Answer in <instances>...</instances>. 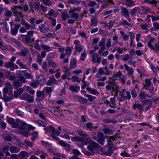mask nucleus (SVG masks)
<instances>
[{
  "mask_svg": "<svg viewBox=\"0 0 159 159\" xmlns=\"http://www.w3.org/2000/svg\"><path fill=\"white\" fill-rule=\"evenodd\" d=\"M100 145L97 143L93 142L92 143L87 147V149L89 151H86L85 154L86 155L90 156L94 155L95 149L98 148Z\"/></svg>",
  "mask_w": 159,
  "mask_h": 159,
  "instance_id": "f257e3e1",
  "label": "nucleus"
},
{
  "mask_svg": "<svg viewBox=\"0 0 159 159\" xmlns=\"http://www.w3.org/2000/svg\"><path fill=\"white\" fill-rule=\"evenodd\" d=\"M111 139L114 141L115 139L113 137H111L110 138V140H108L107 144L108 150L103 152V154L106 155L111 156L113 153V151L112 150V148L114 146V143Z\"/></svg>",
  "mask_w": 159,
  "mask_h": 159,
  "instance_id": "f03ea898",
  "label": "nucleus"
},
{
  "mask_svg": "<svg viewBox=\"0 0 159 159\" xmlns=\"http://www.w3.org/2000/svg\"><path fill=\"white\" fill-rule=\"evenodd\" d=\"M21 99L27 101L30 103H33L34 101V97L27 93H23L21 96Z\"/></svg>",
  "mask_w": 159,
  "mask_h": 159,
  "instance_id": "7ed1b4c3",
  "label": "nucleus"
},
{
  "mask_svg": "<svg viewBox=\"0 0 159 159\" xmlns=\"http://www.w3.org/2000/svg\"><path fill=\"white\" fill-rule=\"evenodd\" d=\"M47 96V95L44 91L38 90L36 93V100L38 101H41L43 100L44 98Z\"/></svg>",
  "mask_w": 159,
  "mask_h": 159,
  "instance_id": "20e7f679",
  "label": "nucleus"
},
{
  "mask_svg": "<svg viewBox=\"0 0 159 159\" xmlns=\"http://www.w3.org/2000/svg\"><path fill=\"white\" fill-rule=\"evenodd\" d=\"M74 43L75 45V51L80 52L83 50L84 47L80 44V41L79 40H75Z\"/></svg>",
  "mask_w": 159,
  "mask_h": 159,
  "instance_id": "39448f33",
  "label": "nucleus"
},
{
  "mask_svg": "<svg viewBox=\"0 0 159 159\" xmlns=\"http://www.w3.org/2000/svg\"><path fill=\"white\" fill-rule=\"evenodd\" d=\"M21 26L19 24H16L14 25L13 27L11 28L10 34L12 36H16L18 33V30Z\"/></svg>",
  "mask_w": 159,
  "mask_h": 159,
  "instance_id": "423d86ee",
  "label": "nucleus"
},
{
  "mask_svg": "<svg viewBox=\"0 0 159 159\" xmlns=\"http://www.w3.org/2000/svg\"><path fill=\"white\" fill-rule=\"evenodd\" d=\"M73 98L76 101L79 102L80 103L83 104H86L88 102V100L78 95L74 96Z\"/></svg>",
  "mask_w": 159,
  "mask_h": 159,
  "instance_id": "0eeeda50",
  "label": "nucleus"
},
{
  "mask_svg": "<svg viewBox=\"0 0 159 159\" xmlns=\"http://www.w3.org/2000/svg\"><path fill=\"white\" fill-rule=\"evenodd\" d=\"M155 40V39L152 38L151 39L148 43V46L150 48L151 50H153L154 52H157L159 51L158 48H157L156 45V43L154 44V46H153L152 43H153Z\"/></svg>",
  "mask_w": 159,
  "mask_h": 159,
  "instance_id": "6e6552de",
  "label": "nucleus"
},
{
  "mask_svg": "<svg viewBox=\"0 0 159 159\" xmlns=\"http://www.w3.org/2000/svg\"><path fill=\"white\" fill-rule=\"evenodd\" d=\"M105 43L106 40L105 39H102L99 43L98 45L100 47V49L98 51L99 54H101L106 49Z\"/></svg>",
  "mask_w": 159,
  "mask_h": 159,
  "instance_id": "1a4fd4ad",
  "label": "nucleus"
},
{
  "mask_svg": "<svg viewBox=\"0 0 159 159\" xmlns=\"http://www.w3.org/2000/svg\"><path fill=\"white\" fill-rule=\"evenodd\" d=\"M121 14L124 17H126L129 22L131 21V19L129 16V13L127 8L123 7L121 11Z\"/></svg>",
  "mask_w": 159,
  "mask_h": 159,
  "instance_id": "9d476101",
  "label": "nucleus"
},
{
  "mask_svg": "<svg viewBox=\"0 0 159 159\" xmlns=\"http://www.w3.org/2000/svg\"><path fill=\"white\" fill-rule=\"evenodd\" d=\"M57 81L55 79L54 75L50 76L49 80L47 81L46 84L47 86H52L53 85H57Z\"/></svg>",
  "mask_w": 159,
  "mask_h": 159,
  "instance_id": "9b49d317",
  "label": "nucleus"
},
{
  "mask_svg": "<svg viewBox=\"0 0 159 159\" xmlns=\"http://www.w3.org/2000/svg\"><path fill=\"white\" fill-rule=\"evenodd\" d=\"M19 40L26 44H28L30 43L31 39L26 35L22 34L19 39Z\"/></svg>",
  "mask_w": 159,
  "mask_h": 159,
  "instance_id": "f8f14e48",
  "label": "nucleus"
},
{
  "mask_svg": "<svg viewBox=\"0 0 159 159\" xmlns=\"http://www.w3.org/2000/svg\"><path fill=\"white\" fill-rule=\"evenodd\" d=\"M30 155L26 151H21L18 154V159H27Z\"/></svg>",
  "mask_w": 159,
  "mask_h": 159,
  "instance_id": "ddd939ff",
  "label": "nucleus"
},
{
  "mask_svg": "<svg viewBox=\"0 0 159 159\" xmlns=\"http://www.w3.org/2000/svg\"><path fill=\"white\" fill-rule=\"evenodd\" d=\"M98 54L96 53H94L92 55V61L93 63L97 62L99 63L101 62L102 58L101 57L98 56Z\"/></svg>",
  "mask_w": 159,
  "mask_h": 159,
  "instance_id": "4468645a",
  "label": "nucleus"
},
{
  "mask_svg": "<svg viewBox=\"0 0 159 159\" xmlns=\"http://www.w3.org/2000/svg\"><path fill=\"white\" fill-rule=\"evenodd\" d=\"M98 139L97 141L101 145L103 146L105 143L103 134L102 132H98L97 134Z\"/></svg>",
  "mask_w": 159,
  "mask_h": 159,
  "instance_id": "2eb2a0df",
  "label": "nucleus"
},
{
  "mask_svg": "<svg viewBox=\"0 0 159 159\" xmlns=\"http://www.w3.org/2000/svg\"><path fill=\"white\" fill-rule=\"evenodd\" d=\"M21 24L22 25H24L25 26V28L27 30H29L30 29L32 30H34L36 29V27H34V25L33 26L31 25L24 19H21Z\"/></svg>",
  "mask_w": 159,
  "mask_h": 159,
  "instance_id": "dca6fc26",
  "label": "nucleus"
},
{
  "mask_svg": "<svg viewBox=\"0 0 159 159\" xmlns=\"http://www.w3.org/2000/svg\"><path fill=\"white\" fill-rule=\"evenodd\" d=\"M29 4L30 8H33L36 10H38L40 8V5L39 2H30Z\"/></svg>",
  "mask_w": 159,
  "mask_h": 159,
  "instance_id": "f3484780",
  "label": "nucleus"
},
{
  "mask_svg": "<svg viewBox=\"0 0 159 159\" xmlns=\"http://www.w3.org/2000/svg\"><path fill=\"white\" fill-rule=\"evenodd\" d=\"M117 80L115 75L113 74L111 77H109L108 78V80L107 83L108 84L111 85L112 86H116V84L115 81Z\"/></svg>",
  "mask_w": 159,
  "mask_h": 159,
  "instance_id": "a211bd4d",
  "label": "nucleus"
},
{
  "mask_svg": "<svg viewBox=\"0 0 159 159\" xmlns=\"http://www.w3.org/2000/svg\"><path fill=\"white\" fill-rule=\"evenodd\" d=\"M29 52V50L27 48L23 47L20 52H18L17 54L20 56L25 57L26 56Z\"/></svg>",
  "mask_w": 159,
  "mask_h": 159,
  "instance_id": "6ab92c4d",
  "label": "nucleus"
},
{
  "mask_svg": "<svg viewBox=\"0 0 159 159\" xmlns=\"http://www.w3.org/2000/svg\"><path fill=\"white\" fill-rule=\"evenodd\" d=\"M123 1V4L128 7H130L135 5L134 2L131 0H125Z\"/></svg>",
  "mask_w": 159,
  "mask_h": 159,
  "instance_id": "aec40b11",
  "label": "nucleus"
},
{
  "mask_svg": "<svg viewBox=\"0 0 159 159\" xmlns=\"http://www.w3.org/2000/svg\"><path fill=\"white\" fill-rule=\"evenodd\" d=\"M37 79V81L40 84H42L45 82L46 79L43 75H40L36 76Z\"/></svg>",
  "mask_w": 159,
  "mask_h": 159,
  "instance_id": "412c9836",
  "label": "nucleus"
},
{
  "mask_svg": "<svg viewBox=\"0 0 159 159\" xmlns=\"http://www.w3.org/2000/svg\"><path fill=\"white\" fill-rule=\"evenodd\" d=\"M86 90L89 93L94 95H98L100 94L99 92L94 89L87 88L86 89Z\"/></svg>",
  "mask_w": 159,
  "mask_h": 159,
  "instance_id": "4be33fe9",
  "label": "nucleus"
},
{
  "mask_svg": "<svg viewBox=\"0 0 159 159\" xmlns=\"http://www.w3.org/2000/svg\"><path fill=\"white\" fill-rule=\"evenodd\" d=\"M0 25L2 26V28L6 33H8L9 31V29L7 26V23L6 22H1Z\"/></svg>",
  "mask_w": 159,
  "mask_h": 159,
  "instance_id": "5701e85b",
  "label": "nucleus"
},
{
  "mask_svg": "<svg viewBox=\"0 0 159 159\" xmlns=\"http://www.w3.org/2000/svg\"><path fill=\"white\" fill-rule=\"evenodd\" d=\"M151 106L150 102L148 101H146L144 102V104H143V111H146L149 110Z\"/></svg>",
  "mask_w": 159,
  "mask_h": 159,
  "instance_id": "b1692460",
  "label": "nucleus"
},
{
  "mask_svg": "<svg viewBox=\"0 0 159 159\" xmlns=\"http://www.w3.org/2000/svg\"><path fill=\"white\" fill-rule=\"evenodd\" d=\"M85 127V129L89 131H91L94 129H96L97 128V126L94 127L93 125V124L91 122H88L86 124Z\"/></svg>",
  "mask_w": 159,
  "mask_h": 159,
  "instance_id": "393cba45",
  "label": "nucleus"
},
{
  "mask_svg": "<svg viewBox=\"0 0 159 159\" xmlns=\"http://www.w3.org/2000/svg\"><path fill=\"white\" fill-rule=\"evenodd\" d=\"M39 31L43 33L47 30V27L45 24H42L39 26Z\"/></svg>",
  "mask_w": 159,
  "mask_h": 159,
  "instance_id": "a878e982",
  "label": "nucleus"
},
{
  "mask_svg": "<svg viewBox=\"0 0 159 159\" xmlns=\"http://www.w3.org/2000/svg\"><path fill=\"white\" fill-rule=\"evenodd\" d=\"M20 151V149L15 146H12L10 148V151L11 153H17Z\"/></svg>",
  "mask_w": 159,
  "mask_h": 159,
  "instance_id": "bb28decb",
  "label": "nucleus"
},
{
  "mask_svg": "<svg viewBox=\"0 0 159 159\" xmlns=\"http://www.w3.org/2000/svg\"><path fill=\"white\" fill-rule=\"evenodd\" d=\"M53 89L52 87H45L43 89V91H44L45 93H47L49 95V97L50 98L51 96V93Z\"/></svg>",
  "mask_w": 159,
  "mask_h": 159,
  "instance_id": "cd10ccee",
  "label": "nucleus"
},
{
  "mask_svg": "<svg viewBox=\"0 0 159 159\" xmlns=\"http://www.w3.org/2000/svg\"><path fill=\"white\" fill-rule=\"evenodd\" d=\"M69 89L72 92L77 93L80 89V87L79 86H75L71 85L70 86Z\"/></svg>",
  "mask_w": 159,
  "mask_h": 159,
  "instance_id": "c85d7f7f",
  "label": "nucleus"
},
{
  "mask_svg": "<svg viewBox=\"0 0 159 159\" xmlns=\"http://www.w3.org/2000/svg\"><path fill=\"white\" fill-rule=\"evenodd\" d=\"M35 123L37 124L40 126H42L45 128L47 126V124L45 122L41 120H37L34 121Z\"/></svg>",
  "mask_w": 159,
  "mask_h": 159,
  "instance_id": "c756f323",
  "label": "nucleus"
},
{
  "mask_svg": "<svg viewBox=\"0 0 159 159\" xmlns=\"http://www.w3.org/2000/svg\"><path fill=\"white\" fill-rule=\"evenodd\" d=\"M88 5L89 7H95V8H98L99 7V4L97 3L95 1H89L88 3Z\"/></svg>",
  "mask_w": 159,
  "mask_h": 159,
  "instance_id": "7c9ffc66",
  "label": "nucleus"
},
{
  "mask_svg": "<svg viewBox=\"0 0 159 159\" xmlns=\"http://www.w3.org/2000/svg\"><path fill=\"white\" fill-rule=\"evenodd\" d=\"M58 11L61 12L62 18L63 20H65L67 18L69 17V15L67 14V12L65 11H62L61 10Z\"/></svg>",
  "mask_w": 159,
  "mask_h": 159,
  "instance_id": "2f4dec72",
  "label": "nucleus"
},
{
  "mask_svg": "<svg viewBox=\"0 0 159 159\" xmlns=\"http://www.w3.org/2000/svg\"><path fill=\"white\" fill-rule=\"evenodd\" d=\"M126 70L128 71V73L129 75H132L134 73V70L133 68L132 67H129L127 64L124 65Z\"/></svg>",
  "mask_w": 159,
  "mask_h": 159,
  "instance_id": "473e14b6",
  "label": "nucleus"
},
{
  "mask_svg": "<svg viewBox=\"0 0 159 159\" xmlns=\"http://www.w3.org/2000/svg\"><path fill=\"white\" fill-rule=\"evenodd\" d=\"M20 126L19 127V130H25L27 127V124L24 121H22L20 122Z\"/></svg>",
  "mask_w": 159,
  "mask_h": 159,
  "instance_id": "72a5a7b5",
  "label": "nucleus"
},
{
  "mask_svg": "<svg viewBox=\"0 0 159 159\" xmlns=\"http://www.w3.org/2000/svg\"><path fill=\"white\" fill-rule=\"evenodd\" d=\"M145 84H143V85L144 86L143 89H145L146 90H148V88H146L149 87L151 84V81L150 80L146 79L145 80Z\"/></svg>",
  "mask_w": 159,
  "mask_h": 159,
  "instance_id": "f704fd0d",
  "label": "nucleus"
},
{
  "mask_svg": "<svg viewBox=\"0 0 159 159\" xmlns=\"http://www.w3.org/2000/svg\"><path fill=\"white\" fill-rule=\"evenodd\" d=\"M54 128L52 125H48L47 127H45L44 128V130L45 131V133L46 134H47L48 133V132H52Z\"/></svg>",
  "mask_w": 159,
  "mask_h": 159,
  "instance_id": "c9c22d12",
  "label": "nucleus"
},
{
  "mask_svg": "<svg viewBox=\"0 0 159 159\" xmlns=\"http://www.w3.org/2000/svg\"><path fill=\"white\" fill-rule=\"evenodd\" d=\"M71 17L75 20L76 21H77L79 18V15L77 12H73L72 13H69Z\"/></svg>",
  "mask_w": 159,
  "mask_h": 159,
  "instance_id": "e433bc0d",
  "label": "nucleus"
},
{
  "mask_svg": "<svg viewBox=\"0 0 159 159\" xmlns=\"http://www.w3.org/2000/svg\"><path fill=\"white\" fill-rule=\"evenodd\" d=\"M136 108H138L141 111H144L143 105L140 103L135 104L134 105L133 108L134 110H135Z\"/></svg>",
  "mask_w": 159,
  "mask_h": 159,
  "instance_id": "4c0bfd02",
  "label": "nucleus"
},
{
  "mask_svg": "<svg viewBox=\"0 0 159 159\" xmlns=\"http://www.w3.org/2000/svg\"><path fill=\"white\" fill-rule=\"evenodd\" d=\"M20 121V120L19 119H17L16 121L14 120L11 125V127L14 128H18L19 127V124Z\"/></svg>",
  "mask_w": 159,
  "mask_h": 159,
  "instance_id": "58836bf2",
  "label": "nucleus"
},
{
  "mask_svg": "<svg viewBox=\"0 0 159 159\" xmlns=\"http://www.w3.org/2000/svg\"><path fill=\"white\" fill-rule=\"evenodd\" d=\"M14 85L16 88H18L21 87L22 84L19 80H16L13 82Z\"/></svg>",
  "mask_w": 159,
  "mask_h": 159,
  "instance_id": "ea45409f",
  "label": "nucleus"
},
{
  "mask_svg": "<svg viewBox=\"0 0 159 159\" xmlns=\"http://www.w3.org/2000/svg\"><path fill=\"white\" fill-rule=\"evenodd\" d=\"M98 20L97 19L94 17L92 18L91 20V25L93 27L97 26Z\"/></svg>",
  "mask_w": 159,
  "mask_h": 159,
  "instance_id": "a19ab883",
  "label": "nucleus"
},
{
  "mask_svg": "<svg viewBox=\"0 0 159 159\" xmlns=\"http://www.w3.org/2000/svg\"><path fill=\"white\" fill-rule=\"evenodd\" d=\"M20 73L21 75H24L26 79H30L31 77L30 74L27 72L26 70L21 71Z\"/></svg>",
  "mask_w": 159,
  "mask_h": 159,
  "instance_id": "79ce46f5",
  "label": "nucleus"
},
{
  "mask_svg": "<svg viewBox=\"0 0 159 159\" xmlns=\"http://www.w3.org/2000/svg\"><path fill=\"white\" fill-rule=\"evenodd\" d=\"M32 136L31 139L32 141L34 142L38 138V133L34 131L32 133Z\"/></svg>",
  "mask_w": 159,
  "mask_h": 159,
  "instance_id": "37998d69",
  "label": "nucleus"
},
{
  "mask_svg": "<svg viewBox=\"0 0 159 159\" xmlns=\"http://www.w3.org/2000/svg\"><path fill=\"white\" fill-rule=\"evenodd\" d=\"M77 132L78 134L80 136L84 137H88L89 136L88 134H86L81 129H79Z\"/></svg>",
  "mask_w": 159,
  "mask_h": 159,
  "instance_id": "c03bdc74",
  "label": "nucleus"
},
{
  "mask_svg": "<svg viewBox=\"0 0 159 159\" xmlns=\"http://www.w3.org/2000/svg\"><path fill=\"white\" fill-rule=\"evenodd\" d=\"M42 67L45 72H47L48 70L49 66L46 61H43Z\"/></svg>",
  "mask_w": 159,
  "mask_h": 159,
  "instance_id": "a18cd8bd",
  "label": "nucleus"
},
{
  "mask_svg": "<svg viewBox=\"0 0 159 159\" xmlns=\"http://www.w3.org/2000/svg\"><path fill=\"white\" fill-rule=\"evenodd\" d=\"M71 139L72 141H75L82 142L83 141V139L80 137H71Z\"/></svg>",
  "mask_w": 159,
  "mask_h": 159,
  "instance_id": "49530a36",
  "label": "nucleus"
},
{
  "mask_svg": "<svg viewBox=\"0 0 159 159\" xmlns=\"http://www.w3.org/2000/svg\"><path fill=\"white\" fill-rule=\"evenodd\" d=\"M29 6L27 4H25L23 7L20 6L19 9L22 11L26 12L29 9Z\"/></svg>",
  "mask_w": 159,
  "mask_h": 159,
  "instance_id": "de8ad7c7",
  "label": "nucleus"
},
{
  "mask_svg": "<svg viewBox=\"0 0 159 159\" xmlns=\"http://www.w3.org/2000/svg\"><path fill=\"white\" fill-rule=\"evenodd\" d=\"M39 41L38 40H36L35 43L34 44V48L35 49L40 51L41 50L40 46L39 43Z\"/></svg>",
  "mask_w": 159,
  "mask_h": 159,
  "instance_id": "09e8293b",
  "label": "nucleus"
},
{
  "mask_svg": "<svg viewBox=\"0 0 159 159\" xmlns=\"http://www.w3.org/2000/svg\"><path fill=\"white\" fill-rule=\"evenodd\" d=\"M83 84L81 86V88L82 89H84L86 87H88L90 84L89 82L84 80V79L82 81Z\"/></svg>",
  "mask_w": 159,
  "mask_h": 159,
  "instance_id": "8fccbe9b",
  "label": "nucleus"
},
{
  "mask_svg": "<svg viewBox=\"0 0 159 159\" xmlns=\"http://www.w3.org/2000/svg\"><path fill=\"white\" fill-rule=\"evenodd\" d=\"M120 34L123 36L122 39L125 41L128 40L129 39V35L125 34V33L122 31H120Z\"/></svg>",
  "mask_w": 159,
  "mask_h": 159,
  "instance_id": "3c124183",
  "label": "nucleus"
},
{
  "mask_svg": "<svg viewBox=\"0 0 159 159\" xmlns=\"http://www.w3.org/2000/svg\"><path fill=\"white\" fill-rule=\"evenodd\" d=\"M76 59L71 60L70 62V68L73 69L76 66Z\"/></svg>",
  "mask_w": 159,
  "mask_h": 159,
  "instance_id": "603ef678",
  "label": "nucleus"
},
{
  "mask_svg": "<svg viewBox=\"0 0 159 159\" xmlns=\"http://www.w3.org/2000/svg\"><path fill=\"white\" fill-rule=\"evenodd\" d=\"M73 49V47H67L66 48V53L67 55H70Z\"/></svg>",
  "mask_w": 159,
  "mask_h": 159,
  "instance_id": "864d4df0",
  "label": "nucleus"
},
{
  "mask_svg": "<svg viewBox=\"0 0 159 159\" xmlns=\"http://www.w3.org/2000/svg\"><path fill=\"white\" fill-rule=\"evenodd\" d=\"M139 8L138 7H135L131 10L130 11V14L132 16H134L135 14L137 13V11L139 10Z\"/></svg>",
  "mask_w": 159,
  "mask_h": 159,
  "instance_id": "5fc2aeb1",
  "label": "nucleus"
},
{
  "mask_svg": "<svg viewBox=\"0 0 159 159\" xmlns=\"http://www.w3.org/2000/svg\"><path fill=\"white\" fill-rule=\"evenodd\" d=\"M87 54L86 50H84L81 54V57L80 59L82 61H84L87 57Z\"/></svg>",
  "mask_w": 159,
  "mask_h": 159,
  "instance_id": "6e6d98bb",
  "label": "nucleus"
},
{
  "mask_svg": "<svg viewBox=\"0 0 159 159\" xmlns=\"http://www.w3.org/2000/svg\"><path fill=\"white\" fill-rule=\"evenodd\" d=\"M40 84L37 81L34 82H31L30 84V85L33 88H37Z\"/></svg>",
  "mask_w": 159,
  "mask_h": 159,
  "instance_id": "4d7b16f0",
  "label": "nucleus"
},
{
  "mask_svg": "<svg viewBox=\"0 0 159 159\" xmlns=\"http://www.w3.org/2000/svg\"><path fill=\"white\" fill-rule=\"evenodd\" d=\"M111 92V93L116 92V94H117L118 93V86L116 84V86H112Z\"/></svg>",
  "mask_w": 159,
  "mask_h": 159,
  "instance_id": "13d9d810",
  "label": "nucleus"
},
{
  "mask_svg": "<svg viewBox=\"0 0 159 159\" xmlns=\"http://www.w3.org/2000/svg\"><path fill=\"white\" fill-rule=\"evenodd\" d=\"M16 64L19 66L20 69H25V66L21 62L20 60L19 59L17 60Z\"/></svg>",
  "mask_w": 159,
  "mask_h": 159,
  "instance_id": "bf43d9fd",
  "label": "nucleus"
},
{
  "mask_svg": "<svg viewBox=\"0 0 159 159\" xmlns=\"http://www.w3.org/2000/svg\"><path fill=\"white\" fill-rule=\"evenodd\" d=\"M48 64L49 65L51 66L52 67H55L57 66V64L52 60H49Z\"/></svg>",
  "mask_w": 159,
  "mask_h": 159,
  "instance_id": "052dcab7",
  "label": "nucleus"
},
{
  "mask_svg": "<svg viewBox=\"0 0 159 159\" xmlns=\"http://www.w3.org/2000/svg\"><path fill=\"white\" fill-rule=\"evenodd\" d=\"M14 63H12L10 61L5 63L4 64V67L6 68H9L10 67H12L13 66Z\"/></svg>",
  "mask_w": 159,
  "mask_h": 159,
  "instance_id": "680f3d73",
  "label": "nucleus"
},
{
  "mask_svg": "<svg viewBox=\"0 0 159 159\" xmlns=\"http://www.w3.org/2000/svg\"><path fill=\"white\" fill-rule=\"evenodd\" d=\"M125 99L130 100L131 98L130 93L129 91L125 90Z\"/></svg>",
  "mask_w": 159,
  "mask_h": 159,
  "instance_id": "e2e57ef3",
  "label": "nucleus"
},
{
  "mask_svg": "<svg viewBox=\"0 0 159 159\" xmlns=\"http://www.w3.org/2000/svg\"><path fill=\"white\" fill-rule=\"evenodd\" d=\"M68 2L70 4L77 5L80 2L79 0H68Z\"/></svg>",
  "mask_w": 159,
  "mask_h": 159,
  "instance_id": "0e129e2a",
  "label": "nucleus"
},
{
  "mask_svg": "<svg viewBox=\"0 0 159 159\" xmlns=\"http://www.w3.org/2000/svg\"><path fill=\"white\" fill-rule=\"evenodd\" d=\"M81 8L80 7H74L73 9H70L69 10V13H72L73 12H75V11H81Z\"/></svg>",
  "mask_w": 159,
  "mask_h": 159,
  "instance_id": "69168bd1",
  "label": "nucleus"
},
{
  "mask_svg": "<svg viewBox=\"0 0 159 159\" xmlns=\"http://www.w3.org/2000/svg\"><path fill=\"white\" fill-rule=\"evenodd\" d=\"M24 143L26 145L30 147H32L34 145V144L33 143L28 141L26 139H25L24 140Z\"/></svg>",
  "mask_w": 159,
  "mask_h": 159,
  "instance_id": "338daca9",
  "label": "nucleus"
},
{
  "mask_svg": "<svg viewBox=\"0 0 159 159\" xmlns=\"http://www.w3.org/2000/svg\"><path fill=\"white\" fill-rule=\"evenodd\" d=\"M6 120L7 123L11 125L14 120V119L12 117L7 116L6 118Z\"/></svg>",
  "mask_w": 159,
  "mask_h": 159,
  "instance_id": "774afa93",
  "label": "nucleus"
}]
</instances>
